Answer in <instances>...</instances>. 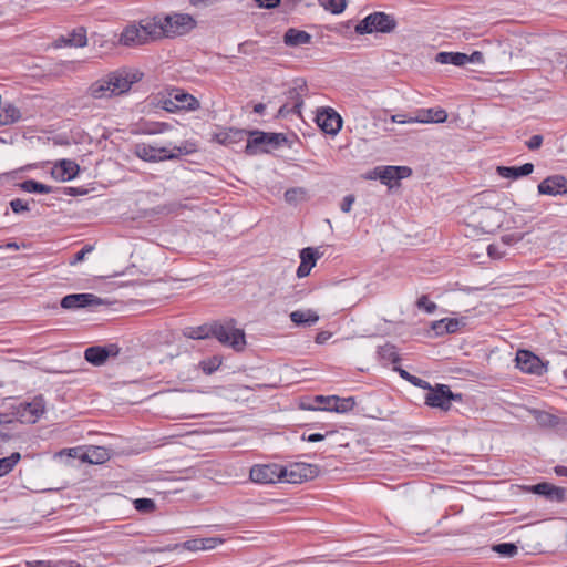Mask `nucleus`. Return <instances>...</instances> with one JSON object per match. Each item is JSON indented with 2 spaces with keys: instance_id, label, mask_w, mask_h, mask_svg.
<instances>
[{
  "instance_id": "nucleus-11",
  "label": "nucleus",
  "mask_w": 567,
  "mask_h": 567,
  "mask_svg": "<svg viewBox=\"0 0 567 567\" xmlns=\"http://www.w3.org/2000/svg\"><path fill=\"white\" fill-rule=\"evenodd\" d=\"M308 91L303 80H296L295 85L286 92L287 102L279 109V115L286 116L289 113L301 114L303 95Z\"/></svg>"
},
{
  "instance_id": "nucleus-16",
  "label": "nucleus",
  "mask_w": 567,
  "mask_h": 567,
  "mask_svg": "<svg viewBox=\"0 0 567 567\" xmlns=\"http://www.w3.org/2000/svg\"><path fill=\"white\" fill-rule=\"evenodd\" d=\"M540 195L561 196L567 194V178L563 175H551L542 181L537 186Z\"/></svg>"
},
{
  "instance_id": "nucleus-62",
  "label": "nucleus",
  "mask_w": 567,
  "mask_h": 567,
  "mask_svg": "<svg viewBox=\"0 0 567 567\" xmlns=\"http://www.w3.org/2000/svg\"><path fill=\"white\" fill-rule=\"evenodd\" d=\"M555 473H556L558 476H565V477H567V466L557 465V466L555 467Z\"/></svg>"
},
{
  "instance_id": "nucleus-9",
  "label": "nucleus",
  "mask_w": 567,
  "mask_h": 567,
  "mask_svg": "<svg viewBox=\"0 0 567 567\" xmlns=\"http://www.w3.org/2000/svg\"><path fill=\"white\" fill-rule=\"evenodd\" d=\"M285 141V136L279 133L254 132L247 141L246 153L255 155L260 152H269L270 147H276Z\"/></svg>"
},
{
  "instance_id": "nucleus-10",
  "label": "nucleus",
  "mask_w": 567,
  "mask_h": 567,
  "mask_svg": "<svg viewBox=\"0 0 567 567\" xmlns=\"http://www.w3.org/2000/svg\"><path fill=\"white\" fill-rule=\"evenodd\" d=\"M282 482L290 484H299L305 481L313 480L319 474V467L313 464L303 462L293 463L288 466H282Z\"/></svg>"
},
{
  "instance_id": "nucleus-2",
  "label": "nucleus",
  "mask_w": 567,
  "mask_h": 567,
  "mask_svg": "<svg viewBox=\"0 0 567 567\" xmlns=\"http://www.w3.org/2000/svg\"><path fill=\"white\" fill-rule=\"evenodd\" d=\"M165 39H174L188 34L197 25L195 18L189 13L172 11L161 14Z\"/></svg>"
},
{
  "instance_id": "nucleus-22",
  "label": "nucleus",
  "mask_w": 567,
  "mask_h": 567,
  "mask_svg": "<svg viewBox=\"0 0 567 567\" xmlns=\"http://www.w3.org/2000/svg\"><path fill=\"white\" fill-rule=\"evenodd\" d=\"M80 171L79 165L71 159H62L52 169V176L60 181L73 179Z\"/></svg>"
},
{
  "instance_id": "nucleus-29",
  "label": "nucleus",
  "mask_w": 567,
  "mask_h": 567,
  "mask_svg": "<svg viewBox=\"0 0 567 567\" xmlns=\"http://www.w3.org/2000/svg\"><path fill=\"white\" fill-rule=\"evenodd\" d=\"M290 320L297 326H312L319 320V316L316 311L308 310H296L290 313Z\"/></svg>"
},
{
  "instance_id": "nucleus-28",
  "label": "nucleus",
  "mask_w": 567,
  "mask_h": 567,
  "mask_svg": "<svg viewBox=\"0 0 567 567\" xmlns=\"http://www.w3.org/2000/svg\"><path fill=\"white\" fill-rule=\"evenodd\" d=\"M182 334L193 340L208 339L213 336V326L205 323L197 327H185L182 329Z\"/></svg>"
},
{
  "instance_id": "nucleus-59",
  "label": "nucleus",
  "mask_w": 567,
  "mask_h": 567,
  "mask_svg": "<svg viewBox=\"0 0 567 567\" xmlns=\"http://www.w3.org/2000/svg\"><path fill=\"white\" fill-rule=\"evenodd\" d=\"M331 338V333L328 331H321L316 336V342L318 344L326 343Z\"/></svg>"
},
{
  "instance_id": "nucleus-40",
  "label": "nucleus",
  "mask_w": 567,
  "mask_h": 567,
  "mask_svg": "<svg viewBox=\"0 0 567 567\" xmlns=\"http://www.w3.org/2000/svg\"><path fill=\"white\" fill-rule=\"evenodd\" d=\"M305 196V190L300 187L289 188L285 192V199L289 204H297Z\"/></svg>"
},
{
  "instance_id": "nucleus-44",
  "label": "nucleus",
  "mask_w": 567,
  "mask_h": 567,
  "mask_svg": "<svg viewBox=\"0 0 567 567\" xmlns=\"http://www.w3.org/2000/svg\"><path fill=\"white\" fill-rule=\"evenodd\" d=\"M12 423V416L8 413H0V440L9 437V424Z\"/></svg>"
},
{
  "instance_id": "nucleus-8",
  "label": "nucleus",
  "mask_w": 567,
  "mask_h": 567,
  "mask_svg": "<svg viewBox=\"0 0 567 567\" xmlns=\"http://www.w3.org/2000/svg\"><path fill=\"white\" fill-rule=\"evenodd\" d=\"M182 152L181 147L177 146H154L145 143H140L135 145V154L143 161L146 162H161L165 159H173L178 156V153Z\"/></svg>"
},
{
  "instance_id": "nucleus-25",
  "label": "nucleus",
  "mask_w": 567,
  "mask_h": 567,
  "mask_svg": "<svg viewBox=\"0 0 567 567\" xmlns=\"http://www.w3.org/2000/svg\"><path fill=\"white\" fill-rule=\"evenodd\" d=\"M447 118V113L443 109H423L417 111L415 120L417 123H443Z\"/></svg>"
},
{
  "instance_id": "nucleus-15",
  "label": "nucleus",
  "mask_w": 567,
  "mask_h": 567,
  "mask_svg": "<svg viewBox=\"0 0 567 567\" xmlns=\"http://www.w3.org/2000/svg\"><path fill=\"white\" fill-rule=\"evenodd\" d=\"M104 301L93 293H73L62 298L61 307L64 309H80L86 307H96Z\"/></svg>"
},
{
  "instance_id": "nucleus-31",
  "label": "nucleus",
  "mask_w": 567,
  "mask_h": 567,
  "mask_svg": "<svg viewBox=\"0 0 567 567\" xmlns=\"http://www.w3.org/2000/svg\"><path fill=\"white\" fill-rule=\"evenodd\" d=\"M465 53L461 52H439L435 56V61L440 64H452L456 66L464 65Z\"/></svg>"
},
{
  "instance_id": "nucleus-13",
  "label": "nucleus",
  "mask_w": 567,
  "mask_h": 567,
  "mask_svg": "<svg viewBox=\"0 0 567 567\" xmlns=\"http://www.w3.org/2000/svg\"><path fill=\"white\" fill-rule=\"evenodd\" d=\"M316 123L329 135H336L342 127L341 116L331 107H323L317 112Z\"/></svg>"
},
{
  "instance_id": "nucleus-60",
  "label": "nucleus",
  "mask_w": 567,
  "mask_h": 567,
  "mask_svg": "<svg viewBox=\"0 0 567 567\" xmlns=\"http://www.w3.org/2000/svg\"><path fill=\"white\" fill-rule=\"evenodd\" d=\"M310 271H311V269L309 267H307L306 265L300 262V265L297 269V276L299 278H303V277H307L310 274Z\"/></svg>"
},
{
  "instance_id": "nucleus-36",
  "label": "nucleus",
  "mask_w": 567,
  "mask_h": 567,
  "mask_svg": "<svg viewBox=\"0 0 567 567\" xmlns=\"http://www.w3.org/2000/svg\"><path fill=\"white\" fill-rule=\"evenodd\" d=\"M320 256L321 254L317 249L307 247L300 251V262L312 269Z\"/></svg>"
},
{
  "instance_id": "nucleus-57",
  "label": "nucleus",
  "mask_w": 567,
  "mask_h": 567,
  "mask_svg": "<svg viewBox=\"0 0 567 567\" xmlns=\"http://www.w3.org/2000/svg\"><path fill=\"white\" fill-rule=\"evenodd\" d=\"M411 383L415 386H419L421 389H426L429 390L431 388L430 383L423 379H420L415 375H413V378L411 379Z\"/></svg>"
},
{
  "instance_id": "nucleus-19",
  "label": "nucleus",
  "mask_w": 567,
  "mask_h": 567,
  "mask_svg": "<svg viewBox=\"0 0 567 567\" xmlns=\"http://www.w3.org/2000/svg\"><path fill=\"white\" fill-rule=\"evenodd\" d=\"M377 176L385 184L391 185L393 181H400L411 175L412 169L408 166H378Z\"/></svg>"
},
{
  "instance_id": "nucleus-1",
  "label": "nucleus",
  "mask_w": 567,
  "mask_h": 567,
  "mask_svg": "<svg viewBox=\"0 0 567 567\" xmlns=\"http://www.w3.org/2000/svg\"><path fill=\"white\" fill-rule=\"evenodd\" d=\"M138 80L137 73L117 70L93 82L87 92L93 99H109L127 92Z\"/></svg>"
},
{
  "instance_id": "nucleus-32",
  "label": "nucleus",
  "mask_w": 567,
  "mask_h": 567,
  "mask_svg": "<svg viewBox=\"0 0 567 567\" xmlns=\"http://www.w3.org/2000/svg\"><path fill=\"white\" fill-rule=\"evenodd\" d=\"M213 539L212 538H205V539H189L182 544H176L174 546V549H184V550H190V551H197L203 549H209L213 547L212 545Z\"/></svg>"
},
{
  "instance_id": "nucleus-63",
  "label": "nucleus",
  "mask_w": 567,
  "mask_h": 567,
  "mask_svg": "<svg viewBox=\"0 0 567 567\" xmlns=\"http://www.w3.org/2000/svg\"><path fill=\"white\" fill-rule=\"evenodd\" d=\"M83 452H81V449L80 447H74V449H70L69 450V456L71 457H79L81 460V454Z\"/></svg>"
},
{
  "instance_id": "nucleus-55",
  "label": "nucleus",
  "mask_w": 567,
  "mask_h": 567,
  "mask_svg": "<svg viewBox=\"0 0 567 567\" xmlns=\"http://www.w3.org/2000/svg\"><path fill=\"white\" fill-rule=\"evenodd\" d=\"M259 8L274 9L279 6L280 0H255Z\"/></svg>"
},
{
  "instance_id": "nucleus-17",
  "label": "nucleus",
  "mask_w": 567,
  "mask_h": 567,
  "mask_svg": "<svg viewBox=\"0 0 567 567\" xmlns=\"http://www.w3.org/2000/svg\"><path fill=\"white\" fill-rule=\"evenodd\" d=\"M138 24L147 43L165 39L161 14L142 19Z\"/></svg>"
},
{
  "instance_id": "nucleus-5",
  "label": "nucleus",
  "mask_w": 567,
  "mask_h": 567,
  "mask_svg": "<svg viewBox=\"0 0 567 567\" xmlns=\"http://www.w3.org/2000/svg\"><path fill=\"white\" fill-rule=\"evenodd\" d=\"M396 27L395 19L384 12H373L362 19L354 28L358 34H370L373 32L389 33Z\"/></svg>"
},
{
  "instance_id": "nucleus-49",
  "label": "nucleus",
  "mask_w": 567,
  "mask_h": 567,
  "mask_svg": "<svg viewBox=\"0 0 567 567\" xmlns=\"http://www.w3.org/2000/svg\"><path fill=\"white\" fill-rule=\"evenodd\" d=\"M10 207L16 214H20L29 210V206L25 202L20 198H14L10 202Z\"/></svg>"
},
{
  "instance_id": "nucleus-38",
  "label": "nucleus",
  "mask_w": 567,
  "mask_h": 567,
  "mask_svg": "<svg viewBox=\"0 0 567 567\" xmlns=\"http://www.w3.org/2000/svg\"><path fill=\"white\" fill-rule=\"evenodd\" d=\"M320 4L333 14L343 12L347 7L348 0H319Z\"/></svg>"
},
{
  "instance_id": "nucleus-45",
  "label": "nucleus",
  "mask_w": 567,
  "mask_h": 567,
  "mask_svg": "<svg viewBox=\"0 0 567 567\" xmlns=\"http://www.w3.org/2000/svg\"><path fill=\"white\" fill-rule=\"evenodd\" d=\"M535 416L537 422L544 426H551L557 423L556 417L547 412L536 411Z\"/></svg>"
},
{
  "instance_id": "nucleus-24",
  "label": "nucleus",
  "mask_w": 567,
  "mask_h": 567,
  "mask_svg": "<svg viewBox=\"0 0 567 567\" xmlns=\"http://www.w3.org/2000/svg\"><path fill=\"white\" fill-rule=\"evenodd\" d=\"M86 31L83 28L74 29L68 37H61L56 40V47H75L82 48L86 45Z\"/></svg>"
},
{
  "instance_id": "nucleus-58",
  "label": "nucleus",
  "mask_w": 567,
  "mask_h": 567,
  "mask_svg": "<svg viewBox=\"0 0 567 567\" xmlns=\"http://www.w3.org/2000/svg\"><path fill=\"white\" fill-rule=\"evenodd\" d=\"M213 0H189V3L196 9H204L210 6Z\"/></svg>"
},
{
  "instance_id": "nucleus-27",
  "label": "nucleus",
  "mask_w": 567,
  "mask_h": 567,
  "mask_svg": "<svg viewBox=\"0 0 567 567\" xmlns=\"http://www.w3.org/2000/svg\"><path fill=\"white\" fill-rule=\"evenodd\" d=\"M110 457L109 451L102 446H90L81 454V461L91 464H102Z\"/></svg>"
},
{
  "instance_id": "nucleus-33",
  "label": "nucleus",
  "mask_w": 567,
  "mask_h": 567,
  "mask_svg": "<svg viewBox=\"0 0 567 567\" xmlns=\"http://www.w3.org/2000/svg\"><path fill=\"white\" fill-rule=\"evenodd\" d=\"M330 401H334L333 405L329 408L330 412L347 413L351 411L355 405V400L353 396L340 398L334 395V398L330 399Z\"/></svg>"
},
{
  "instance_id": "nucleus-4",
  "label": "nucleus",
  "mask_w": 567,
  "mask_h": 567,
  "mask_svg": "<svg viewBox=\"0 0 567 567\" xmlns=\"http://www.w3.org/2000/svg\"><path fill=\"white\" fill-rule=\"evenodd\" d=\"M215 339L236 352H241L246 347V338L243 329L236 327L234 320L215 323Z\"/></svg>"
},
{
  "instance_id": "nucleus-35",
  "label": "nucleus",
  "mask_w": 567,
  "mask_h": 567,
  "mask_svg": "<svg viewBox=\"0 0 567 567\" xmlns=\"http://www.w3.org/2000/svg\"><path fill=\"white\" fill-rule=\"evenodd\" d=\"M22 190L27 193H40V194H49L52 192V187L37 182L34 179H27L20 184Z\"/></svg>"
},
{
  "instance_id": "nucleus-30",
  "label": "nucleus",
  "mask_w": 567,
  "mask_h": 567,
  "mask_svg": "<svg viewBox=\"0 0 567 567\" xmlns=\"http://www.w3.org/2000/svg\"><path fill=\"white\" fill-rule=\"evenodd\" d=\"M284 41L287 45L298 47L310 43L311 35L306 31L289 29L285 33Z\"/></svg>"
},
{
  "instance_id": "nucleus-42",
  "label": "nucleus",
  "mask_w": 567,
  "mask_h": 567,
  "mask_svg": "<svg viewBox=\"0 0 567 567\" xmlns=\"http://www.w3.org/2000/svg\"><path fill=\"white\" fill-rule=\"evenodd\" d=\"M378 352L381 358L386 359L392 362H395L399 359L398 353L395 352V348L389 343L379 347Z\"/></svg>"
},
{
  "instance_id": "nucleus-14",
  "label": "nucleus",
  "mask_w": 567,
  "mask_h": 567,
  "mask_svg": "<svg viewBox=\"0 0 567 567\" xmlns=\"http://www.w3.org/2000/svg\"><path fill=\"white\" fill-rule=\"evenodd\" d=\"M515 361L516 367L525 373L542 375L546 371L542 360L528 350H518Z\"/></svg>"
},
{
  "instance_id": "nucleus-7",
  "label": "nucleus",
  "mask_w": 567,
  "mask_h": 567,
  "mask_svg": "<svg viewBox=\"0 0 567 567\" xmlns=\"http://www.w3.org/2000/svg\"><path fill=\"white\" fill-rule=\"evenodd\" d=\"M462 394L453 393L447 385L439 384L435 388H430L425 394L424 401L431 408H436L442 411H449L453 401H461Z\"/></svg>"
},
{
  "instance_id": "nucleus-23",
  "label": "nucleus",
  "mask_w": 567,
  "mask_h": 567,
  "mask_svg": "<svg viewBox=\"0 0 567 567\" xmlns=\"http://www.w3.org/2000/svg\"><path fill=\"white\" fill-rule=\"evenodd\" d=\"M534 165L525 163L522 166H497L496 172L503 178L517 179L532 174Z\"/></svg>"
},
{
  "instance_id": "nucleus-48",
  "label": "nucleus",
  "mask_w": 567,
  "mask_h": 567,
  "mask_svg": "<svg viewBox=\"0 0 567 567\" xmlns=\"http://www.w3.org/2000/svg\"><path fill=\"white\" fill-rule=\"evenodd\" d=\"M94 250V247L92 245H85L80 251H78L73 259L70 261V265H76L78 262H81L84 260L85 256Z\"/></svg>"
},
{
  "instance_id": "nucleus-37",
  "label": "nucleus",
  "mask_w": 567,
  "mask_h": 567,
  "mask_svg": "<svg viewBox=\"0 0 567 567\" xmlns=\"http://www.w3.org/2000/svg\"><path fill=\"white\" fill-rule=\"evenodd\" d=\"M21 458L20 453L14 452L8 457L0 458V476H3L12 471L16 464Z\"/></svg>"
},
{
  "instance_id": "nucleus-61",
  "label": "nucleus",
  "mask_w": 567,
  "mask_h": 567,
  "mask_svg": "<svg viewBox=\"0 0 567 567\" xmlns=\"http://www.w3.org/2000/svg\"><path fill=\"white\" fill-rule=\"evenodd\" d=\"M303 440H307L308 442H320L324 439V435L321 433H312L308 435L307 437L302 436Z\"/></svg>"
},
{
  "instance_id": "nucleus-47",
  "label": "nucleus",
  "mask_w": 567,
  "mask_h": 567,
  "mask_svg": "<svg viewBox=\"0 0 567 567\" xmlns=\"http://www.w3.org/2000/svg\"><path fill=\"white\" fill-rule=\"evenodd\" d=\"M416 306L419 309L425 310L427 313H432L436 309V305L429 300L426 296H422L417 299Z\"/></svg>"
},
{
  "instance_id": "nucleus-20",
  "label": "nucleus",
  "mask_w": 567,
  "mask_h": 567,
  "mask_svg": "<svg viewBox=\"0 0 567 567\" xmlns=\"http://www.w3.org/2000/svg\"><path fill=\"white\" fill-rule=\"evenodd\" d=\"M120 43L125 47H137L146 44L145 37L138 23L127 25L121 33Z\"/></svg>"
},
{
  "instance_id": "nucleus-12",
  "label": "nucleus",
  "mask_w": 567,
  "mask_h": 567,
  "mask_svg": "<svg viewBox=\"0 0 567 567\" xmlns=\"http://www.w3.org/2000/svg\"><path fill=\"white\" fill-rule=\"evenodd\" d=\"M282 466L279 464H258L250 470V480L259 484L282 482Z\"/></svg>"
},
{
  "instance_id": "nucleus-56",
  "label": "nucleus",
  "mask_w": 567,
  "mask_h": 567,
  "mask_svg": "<svg viewBox=\"0 0 567 567\" xmlns=\"http://www.w3.org/2000/svg\"><path fill=\"white\" fill-rule=\"evenodd\" d=\"M199 368L202 369V371H203L206 375L212 374V373H213V360H212V359L203 360V361L199 363Z\"/></svg>"
},
{
  "instance_id": "nucleus-64",
  "label": "nucleus",
  "mask_w": 567,
  "mask_h": 567,
  "mask_svg": "<svg viewBox=\"0 0 567 567\" xmlns=\"http://www.w3.org/2000/svg\"><path fill=\"white\" fill-rule=\"evenodd\" d=\"M266 109V105L262 103H257L254 105V112L257 114H262Z\"/></svg>"
},
{
  "instance_id": "nucleus-21",
  "label": "nucleus",
  "mask_w": 567,
  "mask_h": 567,
  "mask_svg": "<svg viewBox=\"0 0 567 567\" xmlns=\"http://www.w3.org/2000/svg\"><path fill=\"white\" fill-rule=\"evenodd\" d=\"M534 494L542 495L549 501L563 502L565 499L566 491L563 487L555 486L550 483H538L530 487Z\"/></svg>"
},
{
  "instance_id": "nucleus-54",
  "label": "nucleus",
  "mask_w": 567,
  "mask_h": 567,
  "mask_svg": "<svg viewBox=\"0 0 567 567\" xmlns=\"http://www.w3.org/2000/svg\"><path fill=\"white\" fill-rule=\"evenodd\" d=\"M487 254L493 259H499L503 257V251H501L499 247L497 245H488L487 247Z\"/></svg>"
},
{
  "instance_id": "nucleus-3",
  "label": "nucleus",
  "mask_w": 567,
  "mask_h": 567,
  "mask_svg": "<svg viewBox=\"0 0 567 567\" xmlns=\"http://www.w3.org/2000/svg\"><path fill=\"white\" fill-rule=\"evenodd\" d=\"M157 104L167 112L196 110L198 101L183 89L168 87L157 96Z\"/></svg>"
},
{
  "instance_id": "nucleus-34",
  "label": "nucleus",
  "mask_w": 567,
  "mask_h": 567,
  "mask_svg": "<svg viewBox=\"0 0 567 567\" xmlns=\"http://www.w3.org/2000/svg\"><path fill=\"white\" fill-rule=\"evenodd\" d=\"M458 327H460L458 320L449 319V318L439 320V321L434 322V324H433V329L435 330V332L437 334L454 333L458 330Z\"/></svg>"
},
{
  "instance_id": "nucleus-41",
  "label": "nucleus",
  "mask_w": 567,
  "mask_h": 567,
  "mask_svg": "<svg viewBox=\"0 0 567 567\" xmlns=\"http://www.w3.org/2000/svg\"><path fill=\"white\" fill-rule=\"evenodd\" d=\"M134 507L138 512L150 513L155 509V503L151 498H136L134 501Z\"/></svg>"
},
{
  "instance_id": "nucleus-26",
  "label": "nucleus",
  "mask_w": 567,
  "mask_h": 567,
  "mask_svg": "<svg viewBox=\"0 0 567 567\" xmlns=\"http://www.w3.org/2000/svg\"><path fill=\"white\" fill-rule=\"evenodd\" d=\"M21 118V112L12 103L0 101V126L11 125Z\"/></svg>"
},
{
  "instance_id": "nucleus-43",
  "label": "nucleus",
  "mask_w": 567,
  "mask_h": 567,
  "mask_svg": "<svg viewBox=\"0 0 567 567\" xmlns=\"http://www.w3.org/2000/svg\"><path fill=\"white\" fill-rule=\"evenodd\" d=\"M334 398V395H329V396H323V395H318L315 398V402L318 403L319 405L317 406H309L308 409L310 410H323V411H329L330 412V409L331 405H333L334 401H330V399Z\"/></svg>"
},
{
  "instance_id": "nucleus-46",
  "label": "nucleus",
  "mask_w": 567,
  "mask_h": 567,
  "mask_svg": "<svg viewBox=\"0 0 567 567\" xmlns=\"http://www.w3.org/2000/svg\"><path fill=\"white\" fill-rule=\"evenodd\" d=\"M169 127L171 126L167 123L155 122V123L147 124L146 127L144 128V133L152 134V135L161 134V133L166 132Z\"/></svg>"
},
{
  "instance_id": "nucleus-53",
  "label": "nucleus",
  "mask_w": 567,
  "mask_h": 567,
  "mask_svg": "<svg viewBox=\"0 0 567 567\" xmlns=\"http://www.w3.org/2000/svg\"><path fill=\"white\" fill-rule=\"evenodd\" d=\"M354 200L355 198L353 195H347L341 203V210L343 213H349L352 208Z\"/></svg>"
},
{
  "instance_id": "nucleus-50",
  "label": "nucleus",
  "mask_w": 567,
  "mask_h": 567,
  "mask_svg": "<svg viewBox=\"0 0 567 567\" xmlns=\"http://www.w3.org/2000/svg\"><path fill=\"white\" fill-rule=\"evenodd\" d=\"M467 63L472 64H482L484 63L483 53L480 51H474L471 54H466V59H464V65Z\"/></svg>"
},
{
  "instance_id": "nucleus-6",
  "label": "nucleus",
  "mask_w": 567,
  "mask_h": 567,
  "mask_svg": "<svg viewBox=\"0 0 567 567\" xmlns=\"http://www.w3.org/2000/svg\"><path fill=\"white\" fill-rule=\"evenodd\" d=\"M44 400L41 395L35 396L32 401H23L12 406V411L9 412L12 416V422L19 421L21 423L33 424L44 413Z\"/></svg>"
},
{
  "instance_id": "nucleus-51",
  "label": "nucleus",
  "mask_w": 567,
  "mask_h": 567,
  "mask_svg": "<svg viewBox=\"0 0 567 567\" xmlns=\"http://www.w3.org/2000/svg\"><path fill=\"white\" fill-rule=\"evenodd\" d=\"M391 122L399 124L417 123L415 116H406L404 114H394L391 116Z\"/></svg>"
},
{
  "instance_id": "nucleus-39",
  "label": "nucleus",
  "mask_w": 567,
  "mask_h": 567,
  "mask_svg": "<svg viewBox=\"0 0 567 567\" xmlns=\"http://www.w3.org/2000/svg\"><path fill=\"white\" fill-rule=\"evenodd\" d=\"M493 550L504 557H514L518 547L513 543H501L493 546Z\"/></svg>"
},
{
  "instance_id": "nucleus-18",
  "label": "nucleus",
  "mask_w": 567,
  "mask_h": 567,
  "mask_svg": "<svg viewBox=\"0 0 567 567\" xmlns=\"http://www.w3.org/2000/svg\"><path fill=\"white\" fill-rule=\"evenodd\" d=\"M117 348L114 344H110L107 347L94 346L90 347L84 351V358L87 362L95 367L103 365L107 358L111 355H116Z\"/></svg>"
},
{
  "instance_id": "nucleus-52",
  "label": "nucleus",
  "mask_w": 567,
  "mask_h": 567,
  "mask_svg": "<svg viewBox=\"0 0 567 567\" xmlns=\"http://www.w3.org/2000/svg\"><path fill=\"white\" fill-rule=\"evenodd\" d=\"M543 136L542 135H533L527 142L526 145L529 150H537L542 146Z\"/></svg>"
}]
</instances>
